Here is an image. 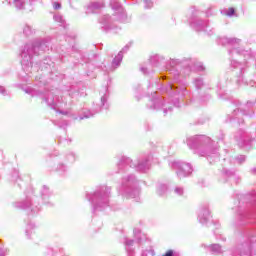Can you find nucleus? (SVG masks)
Returning a JSON list of instances; mask_svg holds the SVG:
<instances>
[{
    "label": "nucleus",
    "instance_id": "1a4fd4ad",
    "mask_svg": "<svg viewBox=\"0 0 256 256\" xmlns=\"http://www.w3.org/2000/svg\"><path fill=\"white\" fill-rule=\"evenodd\" d=\"M171 167L176 171L177 177H179V179L189 177V175L193 173V167H191V164L185 163L183 161H173Z\"/></svg>",
    "mask_w": 256,
    "mask_h": 256
},
{
    "label": "nucleus",
    "instance_id": "2f4dec72",
    "mask_svg": "<svg viewBox=\"0 0 256 256\" xmlns=\"http://www.w3.org/2000/svg\"><path fill=\"white\" fill-rule=\"evenodd\" d=\"M186 93H187V89L185 87L176 88L174 90V94L181 95L182 97H185Z\"/></svg>",
    "mask_w": 256,
    "mask_h": 256
},
{
    "label": "nucleus",
    "instance_id": "20e7f679",
    "mask_svg": "<svg viewBox=\"0 0 256 256\" xmlns=\"http://www.w3.org/2000/svg\"><path fill=\"white\" fill-rule=\"evenodd\" d=\"M86 197L92 205L93 213H95V211H103L109 206L111 188L108 186H100L93 193L87 194Z\"/></svg>",
    "mask_w": 256,
    "mask_h": 256
},
{
    "label": "nucleus",
    "instance_id": "0eeeda50",
    "mask_svg": "<svg viewBox=\"0 0 256 256\" xmlns=\"http://www.w3.org/2000/svg\"><path fill=\"white\" fill-rule=\"evenodd\" d=\"M171 67H177V65H182L184 67L182 73L183 75H190L191 71H205V66H203V63L198 62L195 63L193 60L189 58H185L182 60L179 59H172L170 61Z\"/></svg>",
    "mask_w": 256,
    "mask_h": 256
},
{
    "label": "nucleus",
    "instance_id": "ddd939ff",
    "mask_svg": "<svg viewBox=\"0 0 256 256\" xmlns=\"http://www.w3.org/2000/svg\"><path fill=\"white\" fill-rule=\"evenodd\" d=\"M147 107H149V109H153L156 111H158L159 109H163L164 115L172 113L173 111V107L167 106V104L163 102L161 98H153L152 100H150V103L147 104Z\"/></svg>",
    "mask_w": 256,
    "mask_h": 256
},
{
    "label": "nucleus",
    "instance_id": "2eb2a0df",
    "mask_svg": "<svg viewBox=\"0 0 256 256\" xmlns=\"http://www.w3.org/2000/svg\"><path fill=\"white\" fill-rule=\"evenodd\" d=\"M234 139L237 145L240 147H246V145H249V141H251V138H249V134L241 129L235 133Z\"/></svg>",
    "mask_w": 256,
    "mask_h": 256
},
{
    "label": "nucleus",
    "instance_id": "a19ab883",
    "mask_svg": "<svg viewBox=\"0 0 256 256\" xmlns=\"http://www.w3.org/2000/svg\"><path fill=\"white\" fill-rule=\"evenodd\" d=\"M52 5H53V9H61V3L59 2H52Z\"/></svg>",
    "mask_w": 256,
    "mask_h": 256
},
{
    "label": "nucleus",
    "instance_id": "4468645a",
    "mask_svg": "<svg viewBox=\"0 0 256 256\" xmlns=\"http://www.w3.org/2000/svg\"><path fill=\"white\" fill-rule=\"evenodd\" d=\"M198 221L201 225H207L211 221V212L208 205H203L198 210Z\"/></svg>",
    "mask_w": 256,
    "mask_h": 256
},
{
    "label": "nucleus",
    "instance_id": "4be33fe9",
    "mask_svg": "<svg viewBox=\"0 0 256 256\" xmlns=\"http://www.w3.org/2000/svg\"><path fill=\"white\" fill-rule=\"evenodd\" d=\"M100 23L102 25V28L104 29V31H111V29H113L111 27V17H109V15H104L101 19H100Z\"/></svg>",
    "mask_w": 256,
    "mask_h": 256
},
{
    "label": "nucleus",
    "instance_id": "bb28decb",
    "mask_svg": "<svg viewBox=\"0 0 256 256\" xmlns=\"http://www.w3.org/2000/svg\"><path fill=\"white\" fill-rule=\"evenodd\" d=\"M251 255V246H243V249L240 250V256H250Z\"/></svg>",
    "mask_w": 256,
    "mask_h": 256
},
{
    "label": "nucleus",
    "instance_id": "ea45409f",
    "mask_svg": "<svg viewBox=\"0 0 256 256\" xmlns=\"http://www.w3.org/2000/svg\"><path fill=\"white\" fill-rule=\"evenodd\" d=\"M224 175H226V177H233L235 175V172L224 170Z\"/></svg>",
    "mask_w": 256,
    "mask_h": 256
},
{
    "label": "nucleus",
    "instance_id": "f3484780",
    "mask_svg": "<svg viewBox=\"0 0 256 256\" xmlns=\"http://www.w3.org/2000/svg\"><path fill=\"white\" fill-rule=\"evenodd\" d=\"M110 7H112L113 11H116V17L118 21H124L127 17L125 14V10L121 7V4L117 0H110Z\"/></svg>",
    "mask_w": 256,
    "mask_h": 256
},
{
    "label": "nucleus",
    "instance_id": "9d476101",
    "mask_svg": "<svg viewBox=\"0 0 256 256\" xmlns=\"http://www.w3.org/2000/svg\"><path fill=\"white\" fill-rule=\"evenodd\" d=\"M35 201H37V197L32 199L27 198L25 201L14 202L13 207H15V209H26L33 214L39 213L41 206Z\"/></svg>",
    "mask_w": 256,
    "mask_h": 256
},
{
    "label": "nucleus",
    "instance_id": "f704fd0d",
    "mask_svg": "<svg viewBox=\"0 0 256 256\" xmlns=\"http://www.w3.org/2000/svg\"><path fill=\"white\" fill-rule=\"evenodd\" d=\"M174 193H175L176 195L181 196V195H183V194L185 193V190L183 189V187H176V188L174 189Z\"/></svg>",
    "mask_w": 256,
    "mask_h": 256
},
{
    "label": "nucleus",
    "instance_id": "9b49d317",
    "mask_svg": "<svg viewBox=\"0 0 256 256\" xmlns=\"http://www.w3.org/2000/svg\"><path fill=\"white\" fill-rule=\"evenodd\" d=\"M190 27H192L194 31H204V33H207V35H213V28H211L209 22H207V20H203V18L199 16L191 19Z\"/></svg>",
    "mask_w": 256,
    "mask_h": 256
},
{
    "label": "nucleus",
    "instance_id": "c03bdc74",
    "mask_svg": "<svg viewBox=\"0 0 256 256\" xmlns=\"http://www.w3.org/2000/svg\"><path fill=\"white\" fill-rule=\"evenodd\" d=\"M13 177L14 179H19V172L15 171Z\"/></svg>",
    "mask_w": 256,
    "mask_h": 256
},
{
    "label": "nucleus",
    "instance_id": "dca6fc26",
    "mask_svg": "<svg viewBox=\"0 0 256 256\" xmlns=\"http://www.w3.org/2000/svg\"><path fill=\"white\" fill-rule=\"evenodd\" d=\"M41 199L43 205H45L46 207H53L55 205V202L53 201V194H51V191H49V188L47 186L42 187Z\"/></svg>",
    "mask_w": 256,
    "mask_h": 256
},
{
    "label": "nucleus",
    "instance_id": "58836bf2",
    "mask_svg": "<svg viewBox=\"0 0 256 256\" xmlns=\"http://www.w3.org/2000/svg\"><path fill=\"white\" fill-rule=\"evenodd\" d=\"M0 95H3L4 97H7V89H5L3 86H0Z\"/></svg>",
    "mask_w": 256,
    "mask_h": 256
},
{
    "label": "nucleus",
    "instance_id": "09e8293b",
    "mask_svg": "<svg viewBox=\"0 0 256 256\" xmlns=\"http://www.w3.org/2000/svg\"><path fill=\"white\" fill-rule=\"evenodd\" d=\"M254 239H256V236H255V237H253V238L251 239V241H253Z\"/></svg>",
    "mask_w": 256,
    "mask_h": 256
},
{
    "label": "nucleus",
    "instance_id": "393cba45",
    "mask_svg": "<svg viewBox=\"0 0 256 256\" xmlns=\"http://www.w3.org/2000/svg\"><path fill=\"white\" fill-rule=\"evenodd\" d=\"M167 184H163V183H159L157 185V194L160 196V197H163V195H165V193H167Z\"/></svg>",
    "mask_w": 256,
    "mask_h": 256
},
{
    "label": "nucleus",
    "instance_id": "f257e3e1",
    "mask_svg": "<svg viewBox=\"0 0 256 256\" xmlns=\"http://www.w3.org/2000/svg\"><path fill=\"white\" fill-rule=\"evenodd\" d=\"M51 45V37L36 38L32 42L27 43L21 50V65L26 77H31L32 70L35 71L33 67V57L35 55H41L45 51H49V46Z\"/></svg>",
    "mask_w": 256,
    "mask_h": 256
},
{
    "label": "nucleus",
    "instance_id": "c756f323",
    "mask_svg": "<svg viewBox=\"0 0 256 256\" xmlns=\"http://www.w3.org/2000/svg\"><path fill=\"white\" fill-rule=\"evenodd\" d=\"M33 231H35V224L33 223L28 224L25 231L28 238L33 233Z\"/></svg>",
    "mask_w": 256,
    "mask_h": 256
},
{
    "label": "nucleus",
    "instance_id": "412c9836",
    "mask_svg": "<svg viewBox=\"0 0 256 256\" xmlns=\"http://www.w3.org/2000/svg\"><path fill=\"white\" fill-rule=\"evenodd\" d=\"M231 67L233 69H238L240 75L245 73V69H247V62H239L237 60H231Z\"/></svg>",
    "mask_w": 256,
    "mask_h": 256
},
{
    "label": "nucleus",
    "instance_id": "6ab92c4d",
    "mask_svg": "<svg viewBox=\"0 0 256 256\" xmlns=\"http://www.w3.org/2000/svg\"><path fill=\"white\" fill-rule=\"evenodd\" d=\"M129 47H131V44H127L119 53L118 55L113 59L112 61V70L117 69L119 65H121V61H123V53H127L129 51Z\"/></svg>",
    "mask_w": 256,
    "mask_h": 256
},
{
    "label": "nucleus",
    "instance_id": "a211bd4d",
    "mask_svg": "<svg viewBox=\"0 0 256 256\" xmlns=\"http://www.w3.org/2000/svg\"><path fill=\"white\" fill-rule=\"evenodd\" d=\"M219 45H231L232 47L235 45H241V39L239 38H229L227 36L219 37L217 40Z\"/></svg>",
    "mask_w": 256,
    "mask_h": 256
},
{
    "label": "nucleus",
    "instance_id": "423d86ee",
    "mask_svg": "<svg viewBox=\"0 0 256 256\" xmlns=\"http://www.w3.org/2000/svg\"><path fill=\"white\" fill-rule=\"evenodd\" d=\"M118 193L122 197H126V199H136V201H139L141 188H139V181L135 175L131 174L122 178V184L118 188Z\"/></svg>",
    "mask_w": 256,
    "mask_h": 256
},
{
    "label": "nucleus",
    "instance_id": "7ed1b4c3",
    "mask_svg": "<svg viewBox=\"0 0 256 256\" xmlns=\"http://www.w3.org/2000/svg\"><path fill=\"white\" fill-rule=\"evenodd\" d=\"M24 92L27 93V95H31V97H40L45 101V103L50 107V109H54V111L59 112V109H63V107H67V100L65 99V96L61 95V92H46L43 94L40 90H37L35 88H25L23 89Z\"/></svg>",
    "mask_w": 256,
    "mask_h": 256
},
{
    "label": "nucleus",
    "instance_id": "7c9ffc66",
    "mask_svg": "<svg viewBox=\"0 0 256 256\" xmlns=\"http://www.w3.org/2000/svg\"><path fill=\"white\" fill-rule=\"evenodd\" d=\"M66 160L68 161V163H75V161H77V155H75V153L71 152V153L67 154Z\"/></svg>",
    "mask_w": 256,
    "mask_h": 256
},
{
    "label": "nucleus",
    "instance_id": "de8ad7c7",
    "mask_svg": "<svg viewBox=\"0 0 256 256\" xmlns=\"http://www.w3.org/2000/svg\"><path fill=\"white\" fill-rule=\"evenodd\" d=\"M175 107H179V105L177 104V101L176 102H173Z\"/></svg>",
    "mask_w": 256,
    "mask_h": 256
},
{
    "label": "nucleus",
    "instance_id": "72a5a7b5",
    "mask_svg": "<svg viewBox=\"0 0 256 256\" xmlns=\"http://www.w3.org/2000/svg\"><path fill=\"white\" fill-rule=\"evenodd\" d=\"M138 1H142L144 3L145 9H151V7H153V1L151 0H138Z\"/></svg>",
    "mask_w": 256,
    "mask_h": 256
},
{
    "label": "nucleus",
    "instance_id": "6e6552de",
    "mask_svg": "<svg viewBox=\"0 0 256 256\" xmlns=\"http://www.w3.org/2000/svg\"><path fill=\"white\" fill-rule=\"evenodd\" d=\"M104 91L105 93L101 96L100 104L94 105L92 112H84V116L80 117V121L83 119H89V117H93V115H96V113H101L103 109H109V102H107L109 94L107 93V89H104Z\"/></svg>",
    "mask_w": 256,
    "mask_h": 256
},
{
    "label": "nucleus",
    "instance_id": "49530a36",
    "mask_svg": "<svg viewBox=\"0 0 256 256\" xmlns=\"http://www.w3.org/2000/svg\"><path fill=\"white\" fill-rule=\"evenodd\" d=\"M62 115H67V112L59 111Z\"/></svg>",
    "mask_w": 256,
    "mask_h": 256
},
{
    "label": "nucleus",
    "instance_id": "c9c22d12",
    "mask_svg": "<svg viewBox=\"0 0 256 256\" xmlns=\"http://www.w3.org/2000/svg\"><path fill=\"white\" fill-rule=\"evenodd\" d=\"M54 21H56V23H63V16L61 14H56L54 15Z\"/></svg>",
    "mask_w": 256,
    "mask_h": 256
},
{
    "label": "nucleus",
    "instance_id": "f03ea898",
    "mask_svg": "<svg viewBox=\"0 0 256 256\" xmlns=\"http://www.w3.org/2000/svg\"><path fill=\"white\" fill-rule=\"evenodd\" d=\"M187 145L190 149H194L196 155L206 157L210 163L219 161V153L217 149H213V141L205 135L191 136L187 139Z\"/></svg>",
    "mask_w": 256,
    "mask_h": 256
},
{
    "label": "nucleus",
    "instance_id": "37998d69",
    "mask_svg": "<svg viewBox=\"0 0 256 256\" xmlns=\"http://www.w3.org/2000/svg\"><path fill=\"white\" fill-rule=\"evenodd\" d=\"M174 253H173V250H168L164 256H173Z\"/></svg>",
    "mask_w": 256,
    "mask_h": 256
},
{
    "label": "nucleus",
    "instance_id": "39448f33",
    "mask_svg": "<svg viewBox=\"0 0 256 256\" xmlns=\"http://www.w3.org/2000/svg\"><path fill=\"white\" fill-rule=\"evenodd\" d=\"M151 159V154L144 156L137 162H133V160L127 156H120L117 163L118 173H121L123 171H129V169H134L135 171H140V173H144V171H147V169H149L151 165Z\"/></svg>",
    "mask_w": 256,
    "mask_h": 256
},
{
    "label": "nucleus",
    "instance_id": "4c0bfd02",
    "mask_svg": "<svg viewBox=\"0 0 256 256\" xmlns=\"http://www.w3.org/2000/svg\"><path fill=\"white\" fill-rule=\"evenodd\" d=\"M226 15L228 17H233V15H235V8H229L226 12Z\"/></svg>",
    "mask_w": 256,
    "mask_h": 256
},
{
    "label": "nucleus",
    "instance_id": "5701e85b",
    "mask_svg": "<svg viewBox=\"0 0 256 256\" xmlns=\"http://www.w3.org/2000/svg\"><path fill=\"white\" fill-rule=\"evenodd\" d=\"M229 55H232V57L235 55H244V57H251V51L233 48L232 50H229Z\"/></svg>",
    "mask_w": 256,
    "mask_h": 256
},
{
    "label": "nucleus",
    "instance_id": "b1692460",
    "mask_svg": "<svg viewBox=\"0 0 256 256\" xmlns=\"http://www.w3.org/2000/svg\"><path fill=\"white\" fill-rule=\"evenodd\" d=\"M204 247H206L213 255H219L223 253V248L219 244H212L209 246L204 245Z\"/></svg>",
    "mask_w": 256,
    "mask_h": 256
},
{
    "label": "nucleus",
    "instance_id": "cd10ccee",
    "mask_svg": "<svg viewBox=\"0 0 256 256\" xmlns=\"http://www.w3.org/2000/svg\"><path fill=\"white\" fill-rule=\"evenodd\" d=\"M194 85L196 89H202L203 85H205V82H203V78L197 77L194 79Z\"/></svg>",
    "mask_w": 256,
    "mask_h": 256
},
{
    "label": "nucleus",
    "instance_id": "473e14b6",
    "mask_svg": "<svg viewBox=\"0 0 256 256\" xmlns=\"http://www.w3.org/2000/svg\"><path fill=\"white\" fill-rule=\"evenodd\" d=\"M133 233H134L135 239H137L138 242L141 241V229L134 228Z\"/></svg>",
    "mask_w": 256,
    "mask_h": 256
},
{
    "label": "nucleus",
    "instance_id": "79ce46f5",
    "mask_svg": "<svg viewBox=\"0 0 256 256\" xmlns=\"http://www.w3.org/2000/svg\"><path fill=\"white\" fill-rule=\"evenodd\" d=\"M140 71H141V73H143L144 75H147V73H149V72L147 71V67H145V66L140 67Z\"/></svg>",
    "mask_w": 256,
    "mask_h": 256
},
{
    "label": "nucleus",
    "instance_id": "aec40b11",
    "mask_svg": "<svg viewBox=\"0 0 256 256\" xmlns=\"http://www.w3.org/2000/svg\"><path fill=\"white\" fill-rule=\"evenodd\" d=\"M105 7V3L103 2H92L87 6L86 14L90 15V13H97L99 9H103Z\"/></svg>",
    "mask_w": 256,
    "mask_h": 256
},
{
    "label": "nucleus",
    "instance_id": "a878e982",
    "mask_svg": "<svg viewBox=\"0 0 256 256\" xmlns=\"http://www.w3.org/2000/svg\"><path fill=\"white\" fill-rule=\"evenodd\" d=\"M56 171L59 175H65V173L69 171V168L67 167V165L60 162L56 167Z\"/></svg>",
    "mask_w": 256,
    "mask_h": 256
},
{
    "label": "nucleus",
    "instance_id": "c85d7f7f",
    "mask_svg": "<svg viewBox=\"0 0 256 256\" xmlns=\"http://www.w3.org/2000/svg\"><path fill=\"white\" fill-rule=\"evenodd\" d=\"M23 33L26 35H33V33H35V30L29 24H26L23 28Z\"/></svg>",
    "mask_w": 256,
    "mask_h": 256
},
{
    "label": "nucleus",
    "instance_id": "a18cd8bd",
    "mask_svg": "<svg viewBox=\"0 0 256 256\" xmlns=\"http://www.w3.org/2000/svg\"><path fill=\"white\" fill-rule=\"evenodd\" d=\"M169 89H170V91H173V89H175V85L170 84Z\"/></svg>",
    "mask_w": 256,
    "mask_h": 256
},
{
    "label": "nucleus",
    "instance_id": "f8f14e48",
    "mask_svg": "<svg viewBox=\"0 0 256 256\" xmlns=\"http://www.w3.org/2000/svg\"><path fill=\"white\" fill-rule=\"evenodd\" d=\"M2 3L3 5L15 7V9L21 11L27 9L28 5H37V3H41V0H4Z\"/></svg>",
    "mask_w": 256,
    "mask_h": 256
},
{
    "label": "nucleus",
    "instance_id": "e433bc0d",
    "mask_svg": "<svg viewBox=\"0 0 256 256\" xmlns=\"http://www.w3.org/2000/svg\"><path fill=\"white\" fill-rule=\"evenodd\" d=\"M236 163H238L239 165H241V163H245V156L240 155V156L236 157Z\"/></svg>",
    "mask_w": 256,
    "mask_h": 256
}]
</instances>
